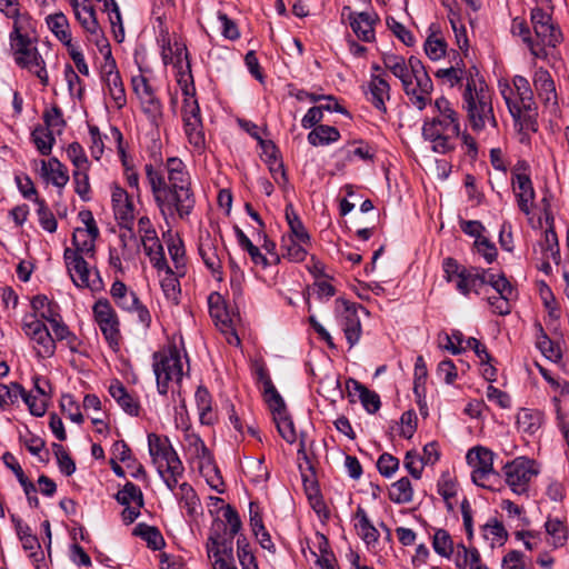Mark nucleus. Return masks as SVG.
<instances>
[{
  "label": "nucleus",
  "mask_w": 569,
  "mask_h": 569,
  "mask_svg": "<svg viewBox=\"0 0 569 569\" xmlns=\"http://www.w3.org/2000/svg\"><path fill=\"white\" fill-rule=\"evenodd\" d=\"M147 181L154 202L163 217L169 221L187 220L196 206V196L191 187V178L186 164L179 158H168L163 170L151 163L144 166Z\"/></svg>",
  "instance_id": "obj_1"
},
{
  "label": "nucleus",
  "mask_w": 569,
  "mask_h": 569,
  "mask_svg": "<svg viewBox=\"0 0 569 569\" xmlns=\"http://www.w3.org/2000/svg\"><path fill=\"white\" fill-rule=\"evenodd\" d=\"M435 108L438 114L425 121L422 136L432 143L435 152L445 154L453 149L452 139L460 136L459 114L443 97L435 101Z\"/></svg>",
  "instance_id": "obj_2"
},
{
  "label": "nucleus",
  "mask_w": 569,
  "mask_h": 569,
  "mask_svg": "<svg viewBox=\"0 0 569 569\" xmlns=\"http://www.w3.org/2000/svg\"><path fill=\"white\" fill-rule=\"evenodd\" d=\"M462 109L473 132H481L488 127L498 126L493 106L492 92L482 80L468 78L462 93Z\"/></svg>",
  "instance_id": "obj_3"
},
{
  "label": "nucleus",
  "mask_w": 569,
  "mask_h": 569,
  "mask_svg": "<svg viewBox=\"0 0 569 569\" xmlns=\"http://www.w3.org/2000/svg\"><path fill=\"white\" fill-rule=\"evenodd\" d=\"M149 453L166 486L173 491L183 476L184 467L168 438L148 435Z\"/></svg>",
  "instance_id": "obj_4"
},
{
  "label": "nucleus",
  "mask_w": 569,
  "mask_h": 569,
  "mask_svg": "<svg viewBox=\"0 0 569 569\" xmlns=\"http://www.w3.org/2000/svg\"><path fill=\"white\" fill-rule=\"evenodd\" d=\"M32 31H22L17 36H9L16 63L36 76L43 87L49 86V74L46 60L39 52L31 38Z\"/></svg>",
  "instance_id": "obj_5"
},
{
  "label": "nucleus",
  "mask_w": 569,
  "mask_h": 569,
  "mask_svg": "<svg viewBox=\"0 0 569 569\" xmlns=\"http://www.w3.org/2000/svg\"><path fill=\"white\" fill-rule=\"evenodd\" d=\"M152 360L158 392L167 395L169 385L180 383L184 375L181 353L176 346H170L154 352Z\"/></svg>",
  "instance_id": "obj_6"
},
{
  "label": "nucleus",
  "mask_w": 569,
  "mask_h": 569,
  "mask_svg": "<svg viewBox=\"0 0 569 569\" xmlns=\"http://www.w3.org/2000/svg\"><path fill=\"white\" fill-rule=\"evenodd\" d=\"M495 453L486 447L471 448L466 456L468 465L472 468V481L482 488L493 489L498 473L493 469Z\"/></svg>",
  "instance_id": "obj_7"
},
{
  "label": "nucleus",
  "mask_w": 569,
  "mask_h": 569,
  "mask_svg": "<svg viewBox=\"0 0 569 569\" xmlns=\"http://www.w3.org/2000/svg\"><path fill=\"white\" fill-rule=\"evenodd\" d=\"M506 482L516 495H525L529 490L531 480L539 473L535 460L527 457H517L503 467Z\"/></svg>",
  "instance_id": "obj_8"
},
{
  "label": "nucleus",
  "mask_w": 569,
  "mask_h": 569,
  "mask_svg": "<svg viewBox=\"0 0 569 569\" xmlns=\"http://www.w3.org/2000/svg\"><path fill=\"white\" fill-rule=\"evenodd\" d=\"M63 258L74 286L89 288L91 291H99L103 288L99 271L91 272L83 256H79V252H72L71 248H66Z\"/></svg>",
  "instance_id": "obj_9"
},
{
  "label": "nucleus",
  "mask_w": 569,
  "mask_h": 569,
  "mask_svg": "<svg viewBox=\"0 0 569 569\" xmlns=\"http://www.w3.org/2000/svg\"><path fill=\"white\" fill-rule=\"evenodd\" d=\"M181 117L188 142L196 152L202 153L206 149V134L197 99H188V102L182 104Z\"/></svg>",
  "instance_id": "obj_10"
},
{
  "label": "nucleus",
  "mask_w": 569,
  "mask_h": 569,
  "mask_svg": "<svg viewBox=\"0 0 569 569\" xmlns=\"http://www.w3.org/2000/svg\"><path fill=\"white\" fill-rule=\"evenodd\" d=\"M264 398L273 413L278 432L288 443H293L297 440L293 421L287 413L282 397L270 381L266 383Z\"/></svg>",
  "instance_id": "obj_11"
},
{
  "label": "nucleus",
  "mask_w": 569,
  "mask_h": 569,
  "mask_svg": "<svg viewBox=\"0 0 569 569\" xmlns=\"http://www.w3.org/2000/svg\"><path fill=\"white\" fill-rule=\"evenodd\" d=\"M111 202H112V209L114 212V217L119 221L120 227L126 228L129 232L128 234L127 233L120 234V241H121L123 248H126L128 239L134 240V236L132 233V227H133V220H134V204H133L132 200L130 199L128 192L118 186H114L112 188Z\"/></svg>",
  "instance_id": "obj_12"
},
{
  "label": "nucleus",
  "mask_w": 569,
  "mask_h": 569,
  "mask_svg": "<svg viewBox=\"0 0 569 569\" xmlns=\"http://www.w3.org/2000/svg\"><path fill=\"white\" fill-rule=\"evenodd\" d=\"M527 169L526 161H518L512 169L511 182L520 211L529 216L533 209L536 193Z\"/></svg>",
  "instance_id": "obj_13"
},
{
  "label": "nucleus",
  "mask_w": 569,
  "mask_h": 569,
  "mask_svg": "<svg viewBox=\"0 0 569 569\" xmlns=\"http://www.w3.org/2000/svg\"><path fill=\"white\" fill-rule=\"evenodd\" d=\"M499 88L508 110L516 121L520 120L521 117L531 118V113L536 110L531 87L517 92L508 83H500Z\"/></svg>",
  "instance_id": "obj_14"
},
{
  "label": "nucleus",
  "mask_w": 569,
  "mask_h": 569,
  "mask_svg": "<svg viewBox=\"0 0 569 569\" xmlns=\"http://www.w3.org/2000/svg\"><path fill=\"white\" fill-rule=\"evenodd\" d=\"M103 337L112 349L118 348L120 340L119 319L110 302L107 299H99L92 308Z\"/></svg>",
  "instance_id": "obj_15"
},
{
  "label": "nucleus",
  "mask_w": 569,
  "mask_h": 569,
  "mask_svg": "<svg viewBox=\"0 0 569 569\" xmlns=\"http://www.w3.org/2000/svg\"><path fill=\"white\" fill-rule=\"evenodd\" d=\"M359 310L365 311L362 307L353 302L343 299L336 300V311L340 317V326L350 348L359 342L362 332Z\"/></svg>",
  "instance_id": "obj_16"
},
{
  "label": "nucleus",
  "mask_w": 569,
  "mask_h": 569,
  "mask_svg": "<svg viewBox=\"0 0 569 569\" xmlns=\"http://www.w3.org/2000/svg\"><path fill=\"white\" fill-rule=\"evenodd\" d=\"M76 19L88 34V39L97 46L107 47V38L103 36L102 29L97 20L94 8L89 0H70Z\"/></svg>",
  "instance_id": "obj_17"
},
{
  "label": "nucleus",
  "mask_w": 569,
  "mask_h": 569,
  "mask_svg": "<svg viewBox=\"0 0 569 569\" xmlns=\"http://www.w3.org/2000/svg\"><path fill=\"white\" fill-rule=\"evenodd\" d=\"M208 306L210 317L213 319L216 326L224 335L226 340L231 346H239L240 338L238 337L232 319L227 310L222 296L218 292H212L208 297Z\"/></svg>",
  "instance_id": "obj_18"
},
{
  "label": "nucleus",
  "mask_w": 569,
  "mask_h": 569,
  "mask_svg": "<svg viewBox=\"0 0 569 569\" xmlns=\"http://www.w3.org/2000/svg\"><path fill=\"white\" fill-rule=\"evenodd\" d=\"M531 23L542 46L556 48L562 41L560 29L552 22L551 14L543 9L536 7L531 10Z\"/></svg>",
  "instance_id": "obj_19"
},
{
  "label": "nucleus",
  "mask_w": 569,
  "mask_h": 569,
  "mask_svg": "<svg viewBox=\"0 0 569 569\" xmlns=\"http://www.w3.org/2000/svg\"><path fill=\"white\" fill-rule=\"evenodd\" d=\"M132 89L140 100L142 111L149 119L156 121L162 114V104L154 94L152 87L149 84L146 77L139 74L131 79Z\"/></svg>",
  "instance_id": "obj_20"
},
{
  "label": "nucleus",
  "mask_w": 569,
  "mask_h": 569,
  "mask_svg": "<svg viewBox=\"0 0 569 569\" xmlns=\"http://www.w3.org/2000/svg\"><path fill=\"white\" fill-rule=\"evenodd\" d=\"M117 501L124 506L121 513L124 523H132L139 516L143 507V493L141 489L132 482H127L116 495Z\"/></svg>",
  "instance_id": "obj_21"
},
{
  "label": "nucleus",
  "mask_w": 569,
  "mask_h": 569,
  "mask_svg": "<svg viewBox=\"0 0 569 569\" xmlns=\"http://www.w3.org/2000/svg\"><path fill=\"white\" fill-rule=\"evenodd\" d=\"M183 449L192 458L199 461V468L212 467V455L200 436L191 430L189 426L183 428Z\"/></svg>",
  "instance_id": "obj_22"
},
{
  "label": "nucleus",
  "mask_w": 569,
  "mask_h": 569,
  "mask_svg": "<svg viewBox=\"0 0 569 569\" xmlns=\"http://www.w3.org/2000/svg\"><path fill=\"white\" fill-rule=\"evenodd\" d=\"M0 12L13 20L10 36L20 34L22 31H34L31 17L28 12L21 11L18 0H0Z\"/></svg>",
  "instance_id": "obj_23"
},
{
  "label": "nucleus",
  "mask_w": 569,
  "mask_h": 569,
  "mask_svg": "<svg viewBox=\"0 0 569 569\" xmlns=\"http://www.w3.org/2000/svg\"><path fill=\"white\" fill-rule=\"evenodd\" d=\"M199 254L206 267L210 270L213 278L219 281L222 280V263L220 251L217 240L213 239L209 233L200 237Z\"/></svg>",
  "instance_id": "obj_24"
},
{
  "label": "nucleus",
  "mask_w": 569,
  "mask_h": 569,
  "mask_svg": "<svg viewBox=\"0 0 569 569\" xmlns=\"http://www.w3.org/2000/svg\"><path fill=\"white\" fill-rule=\"evenodd\" d=\"M378 16L371 12H352L349 14V23L357 38L365 42L376 39L375 24Z\"/></svg>",
  "instance_id": "obj_25"
},
{
  "label": "nucleus",
  "mask_w": 569,
  "mask_h": 569,
  "mask_svg": "<svg viewBox=\"0 0 569 569\" xmlns=\"http://www.w3.org/2000/svg\"><path fill=\"white\" fill-rule=\"evenodd\" d=\"M366 94L377 110L387 112L386 101L390 99V86L385 76L372 73Z\"/></svg>",
  "instance_id": "obj_26"
},
{
  "label": "nucleus",
  "mask_w": 569,
  "mask_h": 569,
  "mask_svg": "<svg viewBox=\"0 0 569 569\" xmlns=\"http://www.w3.org/2000/svg\"><path fill=\"white\" fill-rule=\"evenodd\" d=\"M533 86L539 99L549 107L558 104L555 81L548 70L539 68L533 74Z\"/></svg>",
  "instance_id": "obj_27"
},
{
  "label": "nucleus",
  "mask_w": 569,
  "mask_h": 569,
  "mask_svg": "<svg viewBox=\"0 0 569 569\" xmlns=\"http://www.w3.org/2000/svg\"><path fill=\"white\" fill-rule=\"evenodd\" d=\"M109 393L126 413L132 417L139 416V399L129 393L122 382L113 380L109 386Z\"/></svg>",
  "instance_id": "obj_28"
},
{
  "label": "nucleus",
  "mask_w": 569,
  "mask_h": 569,
  "mask_svg": "<svg viewBox=\"0 0 569 569\" xmlns=\"http://www.w3.org/2000/svg\"><path fill=\"white\" fill-rule=\"evenodd\" d=\"M99 237V228L81 229L76 228L72 234V252H79V256L92 257L96 252V240Z\"/></svg>",
  "instance_id": "obj_29"
},
{
  "label": "nucleus",
  "mask_w": 569,
  "mask_h": 569,
  "mask_svg": "<svg viewBox=\"0 0 569 569\" xmlns=\"http://www.w3.org/2000/svg\"><path fill=\"white\" fill-rule=\"evenodd\" d=\"M485 269L470 268L467 269L460 278L455 282L456 289L463 296H469L471 292L479 295V288L485 284Z\"/></svg>",
  "instance_id": "obj_30"
},
{
  "label": "nucleus",
  "mask_w": 569,
  "mask_h": 569,
  "mask_svg": "<svg viewBox=\"0 0 569 569\" xmlns=\"http://www.w3.org/2000/svg\"><path fill=\"white\" fill-rule=\"evenodd\" d=\"M46 22L49 30L67 49L73 46L70 23L62 12L49 14L46 18Z\"/></svg>",
  "instance_id": "obj_31"
},
{
  "label": "nucleus",
  "mask_w": 569,
  "mask_h": 569,
  "mask_svg": "<svg viewBox=\"0 0 569 569\" xmlns=\"http://www.w3.org/2000/svg\"><path fill=\"white\" fill-rule=\"evenodd\" d=\"M355 520V529L357 535L363 540L366 545L369 546L378 542L380 537L379 531L371 523L367 511L361 506H358L356 510Z\"/></svg>",
  "instance_id": "obj_32"
},
{
  "label": "nucleus",
  "mask_w": 569,
  "mask_h": 569,
  "mask_svg": "<svg viewBox=\"0 0 569 569\" xmlns=\"http://www.w3.org/2000/svg\"><path fill=\"white\" fill-rule=\"evenodd\" d=\"M347 387L350 390V393H355L359 397L363 408L369 413H375L380 409L381 402L377 392L369 390L366 386L355 379H350L347 382Z\"/></svg>",
  "instance_id": "obj_33"
},
{
  "label": "nucleus",
  "mask_w": 569,
  "mask_h": 569,
  "mask_svg": "<svg viewBox=\"0 0 569 569\" xmlns=\"http://www.w3.org/2000/svg\"><path fill=\"white\" fill-rule=\"evenodd\" d=\"M41 171L42 176L58 188H63L69 181L67 168L57 158L42 160Z\"/></svg>",
  "instance_id": "obj_34"
},
{
  "label": "nucleus",
  "mask_w": 569,
  "mask_h": 569,
  "mask_svg": "<svg viewBox=\"0 0 569 569\" xmlns=\"http://www.w3.org/2000/svg\"><path fill=\"white\" fill-rule=\"evenodd\" d=\"M543 422L545 415L539 410L521 409L517 417L518 428L528 435H535Z\"/></svg>",
  "instance_id": "obj_35"
},
{
  "label": "nucleus",
  "mask_w": 569,
  "mask_h": 569,
  "mask_svg": "<svg viewBox=\"0 0 569 569\" xmlns=\"http://www.w3.org/2000/svg\"><path fill=\"white\" fill-rule=\"evenodd\" d=\"M31 307L36 316L39 315L41 319L49 323L61 316L58 303L49 300L44 295L34 296L31 300Z\"/></svg>",
  "instance_id": "obj_36"
},
{
  "label": "nucleus",
  "mask_w": 569,
  "mask_h": 569,
  "mask_svg": "<svg viewBox=\"0 0 569 569\" xmlns=\"http://www.w3.org/2000/svg\"><path fill=\"white\" fill-rule=\"evenodd\" d=\"M311 247L310 243H302L298 239L282 237L281 250L283 258H287L293 262H301L308 254V249Z\"/></svg>",
  "instance_id": "obj_37"
},
{
  "label": "nucleus",
  "mask_w": 569,
  "mask_h": 569,
  "mask_svg": "<svg viewBox=\"0 0 569 569\" xmlns=\"http://www.w3.org/2000/svg\"><path fill=\"white\" fill-rule=\"evenodd\" d=\"M382 62L395 77L400 79L402 87H407V81L411 80L406 59L402 56L387 53L382 57Z\"/></svg>",
  "instance_id": "obj_38"
},
{
  "label": "nucleus",
  "mask_w": 569,
  "mask_h": 569,
  "mask_svg": "<svg viewBox=\"0 0 569 569\" xmlns=\"http://www.w3.org/2000/svg\"><path fill=\"white\" fill-rule=\"evenodd\" d=\"M407 97L409 98L412 106H415L418 110H423L428 103L431 101V92L433 90V83L430 81V86H428V90L425 91L421 87H417V81L409 80L407 81V87H402Z\"/></svg>",
  "instance_id": "obj_39"
},
{
  "label": "nucleus",
  "mask_w": 569,
  "mask_h": 569,
  "mask_svg": "<svg viewBox=\"0 0 569 569\" xmlns=\"http://www.w3.org/2000/svg\"><path fill=\"white\" fill-rule=\"evenodd\" d=\"M339 138L340 133L337 128L327 124H319L309 132L308 142L318 147L336 142Z\"/></svg>",
  "instance_id": "obj_40"
},
{
  "label": "nucleus",
  "mask_w": 569,
  "mask_h": 569,
  "mask_svg": "<svg viewBox=\"0 0 569 569\" xmlns=\"http://www.w3.org/2000/svg\"><path fill=\"white\" fill-rule=\"evenodd\" d=\"M108 94L112 99L117 109H122L127 104V94L120 73L109 76L102 80Z\"/></svg>",
  "instance_id": "obj_41"
},
{
  "label": "nucleus",
  "mask_w": 569,
  "mask_h": 569,
  "mask_svg": "<svg viewBox=\"0 0 569 569\" xmlns=\"http://www.w3.org/2000/svg\"><path fill=\"white\" fill-rule=\"evenodd\" d=\"M456 565L460 569H482L480 553L476 548H468L463 543L457 545Z\"/></svg>",
  "instance_id": "obj_42"
},
{
  "label": "nucleus",
  "mask_w": 569,
  "mask_h": 569,
  "mask_svg": "<svg viewBox=\"0 0 569 569\" xmlns=\"http://www.w3.org/2000/svg\"><path fill=\"white\" fill-rule=\"evenodd\" d=\"M543 259H551L556 264L560 263V249L557 233L552 226L543 232V238L540 241Z\"/></svg>",
  "instance_id": "obj_43"
},
{
  "label": "nucleus",
  "mask_w": 569,
  "mask_h": 569,
  "mask_svg": "<svg viewBox=\"0 0 569 569\" xmlns=\"http://www.w3.org/2000/svg\"><path fill=\"white\" fill-rule=\"evenodd\" d=\"M549 543L555 548L565 546L568 539V530L566 525L558 518H548L545 523Z\"/></svg>",
  "instance_id": "obj_44"
},
{
  "label": "nucleus",
  "mask_w": 569,
  "mask_h": 569,
  "mask_svg": "<svg viewBox=\"0 0 569 569\" xmlns=\"http://www.w3.org/2000/svg\"><path fill=\"white\" fill-rule=\"evenodd\" d=\"M133 535L142 538L152 550H160L164 546V539L156 527L138 523L133 529Z\"/></svg>",
  "instance_id": "obj_45"
},
{
  "label": "nucleus",
  "mask_w": 569,
  "mask_h": 569,
  "mask_svg": "<svg viewBox=\"0 0 569 569\" xmlns=\"http://www.w3.org/2000/svg\"><path fill=\"white\" fill-rule=\"evenodd\" d=\"M389 498L392 502L409 503L413 498V489L408 478L403 477L391 485Z\"/></svg>",
  "instance_id": "obj_46"
},
{
  "label": "nucleus",
  "mask_w": 569,
  "mask_h": 569,
  "mask_svg": "<svg viewBox=\"0 0 569 569\" xmlns=\"http://www.w3.org/2000/svg\"><path fill=\"white\" fill-rule=\"evenodd\" d=\"M33 343V350L36 351L37 357L47 359L51 358L56 352V342L54 338L51 336L50 331L47 329L36 337L30 339Z\"/></svg>",
  "instance_id": "obj_47"
},
{
  "label": "nucleus",
  "mask_w": 569,
  "mask_h": 569,
  "mask_svg": "<svg viewBox=\"0 0 569 569\" xmlns=\"http://www.w3.org/2000/svg\"><path fill=\"white\" fill-rule=\"evenodd\" d=\"M194 398L201 423L211 425L213 421V415L211 407L212 401L209 391L204 387L200 386L196 391Z\"/></svg>",
  "instance_id": "obj_48"
},
{
  "label": "nucleus",
  "mask_w": 569,
  "mask_h": 569,
  "mask_svg": "<svg viewBox=\"0 0 569 569\" xmlns=\"http://www.w3.org/2000/svg\"><path fill=\"white\" fill-rule=\"evenodd\" d=\"M538 328H539V335L537 336V341H536L538 349L542 352V355L547 359H549L553 362L560 361L562 358V352H561L560 347L557 343H555L547 336V333L543 331V328L540 325L538 326Z\"/></svg>",
  "instance_id": "obj_49"
},
{
  "label": "nucleus",
  "mask_w": 569,
  "mask_h": 569,
  "mask_svg": "<svg viewBox=\"0 0 569 569\" xmlns=\"http://www.w3.org/2000/svg\"><path fill=\"white\" fill-rule=\"evenodd\" d=\"M432 548L436 553L443 558H450L453 555L455 543L446 529H436L432 537Z\"/></svg>",
  "instance_id": "obj_50"
},
{
  "label": "nucleus",
  "mask_w": 569,
  "mask_h": 569,
  "mask_svg": "<svg viewBox=\"0 0 569 569\" xmlns=\"http://www.w3.org/2000/svg\"><path fill=\"white\" fill-rule=\"evenodd\" d=\"M53 133L54 131L41 126L33 129L31 138L38 151L42 156H49L51 153L53 143L56 141Z\"/></svg>",
  "instance_id": "obj_51"
},
{
  "label": "nucleus",
  "mask_w": 569,
  "mask_h": 569,
  "mask_svg": "<svg viewBox=\"0 0 569 569\" xmlns=\"http://www.w3.org/2000/svg\"><path fill=\"white\" fill-rule=\"evenodd\" d=\"M24 396V389L18 382L0 383V409L4 410L18 402Z\"/></svg>",
  "instance_id": "obj_52"
},
{
  "label": "nucleus",
  "mask_w": 569,
  "mask_h": 569,
  "mask_svg": "<svg viewBox=\"0 0 569 569\" xmlns=\"http://www.w3.org/2000/svg\"><path fill=\"white\" fill-rule=\"evenodd\" d=\"M407 66L411 74V81L415 79V81H417V87H421L425 89V91H427L428 86H430V81L432 80L429 77L422 61L419 58L411 56L408 59Z\"/></svg>",
  "instance_id": "obj_53"
},
{
  "label": "nucleus",
  "mask_w": 569,
  "mask_h": 569,
  "mask_svg": "<svg viewBox=\"0 0 569 569\" xmlns=\"http://www.w3.org/2000/svg\"><path fill=\"white\" fill-rule=\"evenodd\" d=\"M512 29L515 33H518L525 43L528 44L530 52L536 58L545 59L547 57V52L545 48L539 47L538 44H535L532 41V38L530 36L529 28L522 21H518L517 19L513 20Z\"/></svg>",
  "instance_id": "obj_54"
},
{
  "label": "nucleus",
  "mask_w": 569,
  "mask_h": 569,
  "mask_svg": "<svg viewBox=\"0 0 569 569\" xmlns=\"http://www.w3.org/2000/svg\"><path fill=\"white\" fill-rule=\"evenodd\" d=\"M34 202L38 206L37 214L39 219V223L46 231L53 233L57 230L58 222L51 212V210L48 208L43 199H40L39 197L34 198Z\"/></svg>",
  "instance_id": "obj_55"
},
{
  "label": "nucleus",
  "mask_w": 569,
  "mask_h": 569,
  "mask_svg": "<svg viewBox=\"0 0 569 569\" xmlns=\"http://www.w3.org/2000/svg\"><path fill=\"white\" fill-rule=\"evenodd\" d=\"M231 550V541L224 539L219 532H211L207 543L208 556L216 559H223L222 553Z\"/></svg>",
  "instance_id": "obj_56"
},
{
  "label": "nucleus",
  "mask_w": 569,
  "mask_h": 569,
  "mask_svg": "<svg viewBox=\"0 0 569 569\" xmlns=\"http://www.w3.org/2000/svg\"><path fill=\"white\" fill-rule=\"evenodd\" d=\"M485 284H490L499 296H511L512 295V286L505 277V274H493L489 270L485 269Z\"/></svg>",
  "instance_id": "obj_57"
},
{
  "label": "nucleus",
  "mask_w": 569,
  "mask_h": 569,
  "mask_svg": "<svg viewBox=\"0 0 569 569\" xmlns=\"http://www.w3.org/2000/svg\"><path fill=\"white\" fill-rule=\"evenodd\" d=\"M237 553L242 569H258L256 558L250 549V546L244 537H238Z\"/></svg>",
  "instance_id": "obj_58"
},
{
  "label": "nucleus",
  "mask_w": 569,
  "mask_h": 569,
  "mask_svg": "<svg viewBox=\"0 0 569 569\" xmlns=\"http://www.w3.org/2000/svg\"><path fill=\"white\" fill-rule=\"evenodd\" d=\"M436 78L445 80L450 87H455L462 82L463 79H468L473 77L472 72H467L460 68L450 67L445 69H439L435 73Z\"/></svg>",
  "instance_id": "obj_59"
},
{
  "label": "nucleus",
  "mask_w": 569,
  "mask_h": 569,
  "mask_svg": "<svg viewBox=\"0 0 569 569\" xmlns=\"http://www.w3.org/2000/svg\"><path fill=\"white\" fill-rule=\"evenodd\" d=\"M42 118L46 124L44 128L50 129L54 132L61 133L62 129L66 126L62 111L58 106H53L50 109H47L43 112Z\"/></svg>",
  "instance_id": "obj_60"
},
{
  "label": "nucleus",
  "mask_w": 569,
  "mask_h": 569,
  "mask_svg": "<svg viewBox=\"0 0 569 569\" xmlns=\"http://www.w3.org/2000/svg\"><path fill=\"white\" fill-rule=\"evenodd\" d=\"M67 156L74 166V170L89 169L90 163L88 157L79 142H72L68 146Z\"/></svg>",
  "instance_id": "obj_61"
},
{
  "label": "nucleus",
  "mask_w": 569,
  "mask_h": 569,
  "mask_svg": "<svg viewBox=\"0 0 569 569\" xmlns=\"http://www.w3.org/2000/svg\"><path fill=\"white\" fill-rule=\"evenodd\" d=\"M177 82L183 94V103H187L188 99H196V89L193 84L191 68L177 71Z\"/></svg>",
  "instance_id": "obj_62"
},
{
  "label": "nucleus",
  "mask_w": 569,
  "mask_h": 569,
  "mask_svg": "<svg viewBox=\"0 0 569 569\" xmlns=\"http://www.w3.org/2000/svg\"><path fill=\"white\" fill-rule=\"evenodd\" d=\"M305 489L312 509L318 515H321L326 510V505L317 483L315 481H308L305 479Z\"/></svg>",
  "instance_id": "obj_63"
},
{
  "label": "nucleus",
  "mask_w": 569,
  "mask_h": 569,
  "mask_svg": "<svg viewBox=\"0 0 569 569\" xmlns=\"http://www.w3.org/2000/svg\"><path fill=\"white\" fill-rule=\"evenodd\" d=\"M177 495L180 497V503L187 508L189 512H193L196 510L197 506L199 505V500L197 498L196 491L189 483H181Z\"/></svg>",
  "instance_id": "obj_64"
}]
</instances>
